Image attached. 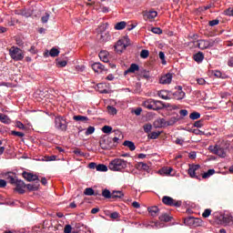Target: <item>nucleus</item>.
I'll return each mask as SVG.
<instances>
[{
	"mask_svg": "<svg viewBox=\"0 0 233 233\" xmlns=\"http://www.w3.org/2000/svg\"><path fill=\"white\" fill-rule=\"evenodd\" d=\"M128 165V162L125 159L115 158L113 159L108 166L109 170H113V172H121V170H125Z\"/></svg>",
	"mask_w": 233,
	"mask_h": 233,
	"instance_id": "1",
	"label": "nucleus"
},
{
	"mask_svg": "<svg viewBox=\"0 0 233 233\" xmlns=\"http://www.w3.org/2000/svg\"><path fill=\"white\" fill-rule=\"evenodd\" d=\"M55 127L56 130L66 132V129L68 128V124H66V119L65 118V116H57L55 117Z\"/></svg>",
	"mask_w": 233,
	"mask_h": 233,
	"instance_id": "2",
	"label": "nucleus"
},
{
	"mask_svg": "<svg viewBox=\"0 0 233 233\" xmlns=\"http://www.w3.org/2000/svg\"><path fill=\"white\" fill-rule=\"evenodd\" d=\"M162 203L164 205H167V207H176L177 208H179V207L183 205V202L181 200L173 199L172 197L168 196H164L162 198Z\"/></svg>",
	"mask_w": 233,
	"mask_h": 233,
	"instance_id": "3",
	"label": "nucleus"
},
{
	"mask_svg": "<svg viewBox=\"0 0 233 233\" xmlns=\"http://www.w3.org/2000/svg\"><path fill=\"white\" fill-rule=\"evenodd\" d=\"M10 56L14 61H23L25 59V55L23 54V50L18 47H12L9 50Z\"/></svg>",
	"mask_w": 233,
	"mask_h": 233,
	"instance_id": "4",
	"label": "nucleus"
},
{
	"mask_svg": "<svg viewBox=\"0 0 233 233\" xmlns=\"http://www.w3.org/2000/svg\"><path fill=\"white\" fill-rule=\"evenodd\" d=\"M208 150L209 152H211V154L218 156V157H227V152L225 151V148L221 147L218 145L209 146Z\"/></svg>",
	"mask_w": 233,
	"mask_h": 233,
	"instance_id": "5",
	"label": "nucleus"
},
{
	"mask_svg": "<svg viewBox=\"0 0 233 233\" xmlns=\"http://www.w3.org/2000/svg\"><path fill=\"white\" fill-rule=\"evenodd\" d=\"M201 166L199 165H192L189 167L187 170V174H189L190 177H194L195 179H199V169Z\"/></svg>",
	"mask_w": 233,
	"mask_h": 233,
	"instance_id": "6",
	"label": "nucleus"
},
{
	"mask_svg": "<svg viewBox=\"0 0 233 233\" xmlns=\"http://www.w3.org/2000/svg\"><path fill=\"white\" fill-rule=\"evenodd\" d=\"M175 90H177L175 93H173V96L177 101H181V99H185V92L183 91V86H177L175 87Z\"/></svg>",
	"mask_w": 233,
	"mask_h": 233,
	"instance_id": "7",
	"label": "nucleus"
},
{
	"mask_svg": "<svg viewBox=\"0 0 233 233\" xmlns=\"http://www.w3.org/2000/svg\"><path fill=\"white\" fill-rule=\"evenodd\" d=\"M15 185V190H16L18 194H25V188H26V184H25V181L17 179Z\"/></svg>",
	"mask_w": 233,
	"mask_h": 233,
	"instance_id": "8",
	"label": "nucleus"
},
{
	"mask_svg": "<svg viewBox=\"0 0 233 233\" xmlns=\"http://www.w3.org/2000/svg\"><path fill=\"white\" fill-rule=\"evenodd\" d=\"M197 46H198L200 50H207V48H210V46H214V44L208 42V40H198L197 42Z\"/></svg>",
	"mask_w": 233,
	"mask_h": 233,
	"instance_id": "9",
	"label": "nucleus"
},
{
	"mask_svg": "<svg viewBox=\"0 0 233 233\" xmlns=\"http://www.w3.org/2000/svg\"><path fill=\"white\" fill-rule=\"evenodd\" d=\"M5 178L7 180L10 185H15L17 182V176L15 173L7 172L5 174Z\"/></svg>",
	"mask_w": 233,
	"mask_h": 233,
	"instance_id": "10",
	"label": "nucleus"
},
{
	"mask_svg": "<svg viewBox=\"0 0 233 233\" xmlns=\"http://www.w3.org/2000/svg\"><path fill=\"white\" fill-rule=\"evenodd\" d=\"M22 176L26 181H39V177H37V175L28 173L26 171H24Z\"/></svg>",
	"mask_w": 233,
	"mask_h": 233,
	"instance_id": "11",
	"label": "nucleus"
},
{
	"mask_svg": "<svg viewBox=\"0 0 233 233\" xmlns=\"http://www.w3.org/2000/svg\"><path fill=\"white\" fill-rule=\"evenodd\" d=\"M170 83H172V74L170 73L162 76L159 79L160 85H170Z\"/></svg>",
	"mask_w": 233,
	"mask_h": 233,
	"instance_id": "12",
	"label": "nucleus"
},
{
	"mask_svg": "<svg viewBox=\"0 0 233 233\" xmlns=\"http://www.w3.org/2000/svg\"><path fill=\"white\" fill-rule=\"evenodd\" d=\"M125 48H127V44H125L124 40H118L115 45V50L118 54H121Z\"/></svg>",
	"mask_w": 233,
	"mask_h": 233,
	"instance_id": "13",
	"label": "nucleus"
},
{
	"mask_svg": "<svg viewBox=\"0 0 233 233\" xmlns=\"http://www.w3.org/2000/svg\"><path fill=\"white\" fill-rule=\"evenodd\" d=\"M143 15L146 21H153V19H156V17H157V12L148 11V12H145Z\"/></svg>",
	"mask_w": 233,
	"mask_h": 233,
	"instance_id": "14",
	"label": "nucleus"
},
{
	"mask_svg": "<svg viewBox=\"0 0 233 233\" xmlns=\"http://www.w3.org/2000/svg\"><path fill=\"white\" fill-rule=\"evenodd\" d=\"M125 198V193L120 190H114L112 191V197L111 199H115V201H117V199H123Z\"/></svg>",
	"mask_w": 233,
	"mask_h": 233,
	"instance_id": "15",
	"label": "nucleus"
},
{
	"mask_svg": "<svg viewBox=\"0 0 233 233\" xmlns=\"http://www.w3.org/2000/svg\"><path fill=\"white\" fill-rule=\"evenodd\" d=\"M92 68L94 70V72H96V73H101V72H105V66H103V64L99 63V62H96V63H94L92 65Z\"/></svg>",
	"mask_w": 233,
	"mask_h": 233,
	"instance_id": "16",
	"label": "nucleus"
},
{
	"mask_svg": "<svg viewBox=\"0 0 233 233\" xmlns=\"http://www.w3.org/2000/svg\"><path fill=\"white\" fill-rule=\"evenodd\" d=\"M139 72V66L137 64H131L129 68L125 71V74H136Z\"/></svg>",
	"mask_w": 233,
	"mask_h": 233,
	"instance_id": "17",
	"label": "nucleus"
},
{
	"mask_svg": "<svg viewBox=\"0 0 233 233\" xmlns=\"http://www.w3.org/2000/svg\"><path fill=\"white\" fill-rule=\"evenodd\" d=\"M154 110H163L165 108V104L159 100H152Z\"/></svg>",
	"mask_w": 233,
	"mask_h": 233,
	"instance_id": "18",
	"label": "nucleus"
},
{
	"mask_svg": "<svg viewBox=\"0 0 233 233\" xmlns=\"http://www.w3.org/2000/svg\"><path fill=\"white\" fill-rule=\"evenodd\" d=\"M193 59L194 61H196V63H203V59H205V55L203 54V52L196 53L193 56Z\"/></svg>",
	"mask_w": 233,
	"mask_h": 233,
	"instance_id": "19",
	"label": "nucleus"
},
{
	"mask_svg": "<svg viewBox=\"0 0 233 233\" xmlns=\"http://www.w3.org/2000/svg\"><path fill=\"white\" fill-rule=\"evenodd\" d=\"M159 221H164L165 223H168V221H172V217L168 215V213H164L159 216Z\"/></svg>",
	"mask_w": 233,
	"mask_h": 233,
	"instance_id": "20",
	"label": "nucleus"
},
{
	"mask_svg": "<svg viewBox=\"0 0 233 233\" xmlns=\"http://www.w3.org/2000/svg\"><path fill=\"white\" fill-rule=\"evenodd\" d=\"M99 58L103 63H108V52L107 51H100Z\"/></svg>",
	"mask_w": 233,
	"mask_h": 233,
	"instance_id": "21",
	"label": "nucleus"
},
{
	"mask_svg": "<svg viewBox=\"0 0 233 233\" xmlns=\"http://www.w3.org/2000/svg\"><path fill=\"white\" fill-rule=\"evenodd\" d=\"M147 210L153 218H156V216H157V213L159 212V208H157V206H153L151 208H148Z\"/></svg>",
	"mask_w": 233,
	"mask_h": 233,
	"instance_id": "22",
	"label": "nucleus"
},
{
	"mask_svg": "<svg viewBox=\"0 0 233 233\" xmlns=\"http://www.w3.org/2000/svg\"><path fill=\"white\" fill-rule=\"evenodd\" d=\"M124 147H127V148H129V150H131V152H134V150H136V144H134V142L130 141V140H126L123 143Z\"/></svg>",
	"mask_w": 233,
	"mask_h": 233,
	"instance_id": "23",
	"label": "nucleus"
},
{
	"mask_svg": "<svg viewBox=\"0 0 233 233\" xmlns=\"http://www.w3.org/2000/svg\"><path fill=\"white\" fill-rule=\"evenodd\" d=\"M0 121L5 125H10V123H12V120L10 119V117H8V116L2 113L0 114Z\"/></svg>",
	"mask_w": 233,
	"mask_h": 233,
	"instance_id": "24",
	"label": "nucleus"
},
{
	"mask_svg": "<svg viewBox=\"0 0 233 233\" xmlns=\"http://www.w3.org/2000/svg\"><path fill=\"white\" fill-rule=\"evenodd\" d=\"M177 121H179V116H171L167 121V127H172L174 125H176V123H177Z\"/></svg>",
	"mask_w": 233,
	"mask_h": 233,
	"instance_id": "25",
	"label": "nucleus"
},
{
	"mask_svg": "<svg viewBox=\"0 0 233 233\" xmlns=\"http://www.w3.org/2000/svg\"><path fill=\"white\" fill-rule=\"evenodd\" d=\"M48 56V53H45V56ZM49 56H51V57H57L59 56V49L53 47L49 52Z\"/></svg>",
	"mask_w": 233,
	"mask_h": 233,
	"instance_id": "26",
	"label": "nucleus"
},
{
	"mask_svg": "<svg viewBox=\"0 0 233 233\" xmlns=\"http://www.w3.org/2000/svg\"><path fill=\"white\" fill-rule=\"evenodd\" d=\"M137 168L138 170H146V171H148V169H149L150 167H148V164L144 163V162H139V163L137 164Z\"/></svg>",
	"mask_w": 233,
	"mask_h": 233,
	"instance_id": "27",
	"label": "nucleus"
},
{
	"mask_svg": "<svg viewBox=\"0 0 233 233\" xmlns=\"http://www.w3.org/2000/svg\"><path fill=\"white\" fill-rule=\"evenodd\" d=\"M25 187L29 192H35V190H39V185L37 184H27L25 185Z\"/></svg>",
	"mask_w": 233,
	"mask_h": 233,
	"instance_id": "28",
	"label": "nucleus"
},
{
	"mask_svg": "<svg viewBox=\"0 0 233 233\" xmlns=\"http://www.w3.org/2000/svg\"><path fill=\"white\" fill-rule=\"evenodd\" d=\"M74 121H81L82 123H86L88 121V117L81 115L74 116Z\"/></svg>",
	"mask_w": 233,
	"mask_h": 233,
	"instance_id": "29",
	"label": "nucleus"
},
{
	"mask_svg": "<svg viewBox=\"0 0 233 233\" xmlns=\"http://www.w3.org/2000/svg\"><path fill=\"white\" fill-rule=\"evenodd\" d=\"M99 35H100L99 39L102 42H106V41H109V39H110V33L109 32L100 33Z\"/></svg>",
	"mask_w": 233,
	"mask_h": 233,
	"instance_id": "30",
	"label": "nucleus"
},
{
	"mask_svg": "<svg viewBox=\"0 0 233 233\" xmlns=\"http://www.w3.org/2000/svg\"><path fill=\"white\" fill-rule=\"evenodd\" d=\"M215 174H216L215 169H208V172L202 174V178L208 179V177H210V176H214Z\"/></svg>",
	"mask_w": 233,
	"mask_h": 233,
	"instance_id": "31",
	"label": "nucleus"
},
{
	"mask_svg": "<svg viewBox=\"0 0 233 233\" xmlns=\"http://www.w3.org/2000/svg\"><path fill=\"white\" fill-rule=\"evenodd\" d=\"M102 196L105 199H112V192L107 188L102 190Z\"/></svg>",
	"mask_w": 233,
	"mask_h": 233,
	"instance_id": "32",
	"label": "nucleus"
},
{
	"mask_svg": "<svg viewBox=\"0 0 233 233\" xmlns=\"http://www.w3.org/2000/svg\"><path fill=\"white\" fill-rule=\"evenodd\" d=\"M184 223L187 227H192V226L194 227V218L193 217H187V218H184Z\"/></svg>",
	"mask_w": 233,
	"mask_h": 233,
	"instance_id": "33",
	"label": "nucleus"
},
{
	"mask_svg": "<svg viewBox=\"0 0 233 233\" xmlns=\"http://www.w3.org/2000/svg\"><path fill=\"white\" fill-rule=\"evenodd\" d=\"M126 26H127V22H125V21L118 22L115 25V30H124V28H126Z\"/></svg>",
	"mask_w": 233,
	"mask_h": 233,
	"instance_id": "34",
	"label": "nucleus"
},
{
	"mask_svg": "<svg viewBox=\"0 0 233 233\" xmlns=\"http://www.w3.org/2000/svg\"><path fill=\"white\" fill-rule=\"evenodd\" d=\"M85 196H97L92 187H87L84 191Z\"/></svg>",
	"mask_w": 233,
	"mask_h": 233,
	"instance_id": "35",
	"label": "nucleus"
},
{
	"mask_svg": "<svg viewBox=\"0 0 233 233\" xmlns=\"http://www.w3.org/2000/svg\"><path fill=\"white\" fill-rule=\"evenodd\" d=\"M199 117H201V114L199 112H192L189 115V119H192V121H196V119H199Z\"/></svg>",
	"mask_w": 233,
	"mask_h": 233,
	"instance_id": "36",
	"label": "nucleus"
},
{
	"mask_svg": "<svg viewBox=\"0 0 233 233\" xmlns=\"http://www.w3.org/2000/svg\"><path fill=\"white\" fill-rule=\"evenodd\" d=\"M161 136V132L153 131L150 135H148V139H157Z\"/></svg>",
	"mask_w": 233,
	"mask_h": 233,
	"instance_id": "37",
	"label": "nucleus"
},
{
	"mask_svg": "<svg viewBox=\"0 0 233 233\" xmlns=\"http://www.w3.org/2000/svg\"><path fill=\"white\" fill-rule=\"evenodd\" d=\"M97 172H106L108 170V167L105 164H99L96 166Z\"/></svg>",
	"mask_w": 233,
	"mask_h": 233,
	"instance_id": "38",
	"label": "nucleus"
},
{
	"mask_svg": "<svg viewBox=\"0 0 233 233\" xmlns=\"http://www.w3.org/2000/svg\"><path fill=\"white\" fill-rule=\"evenodd\" d=\"M100 147L102 150H108L110 148V145L106 144V140L103 139L99 142Z\"/></svg>",
	"mask_w": 233,
	"mask_h": 233,
	"instance_id": "39",
	"label": "nucleus"
},
{
	"mask_svg": "<svg viewBox=\"0 0 233 233\" xmlns=\"http://www.w3.org/2000/svg\"><path fill=\"white\" fill-rule=\"evenodd\" d=\"M64 233H79L77 230L72 231V226L71 225H66L64 228Z\"/></svg>",
	"mask_w": 233,
	"mask_h": 233,
	"instance_id": "40",
	"label": "nucleus"
},
{
	"mask_svg": "<svg viewBox=\"0 0 233 233\" xmlns=\"http://www.w3.org/2000/svg\"><path fill=\"white\" fill-rule=\"evenodd\" d=\"M106 28H108V24L106 23V24H101L98 27V33L99 34H103L106 31Z\"/></svg>",
	"mask_w": 233,
	"mask_h": 233,
	"instance_id": "41",
	"label": "nucleus"
},
{
	"mask_svg": "<svg viewBox=\"0 0 233 233\" xmlns=\"http://www.w3.org/2000/svg\"><path fill=\"white\" fill-rule=\"evenodd\" d=\"M233 218L232 216L230 215H225L223 218H222V221L223 223H225L226 225H228V223H230L232 221Z\"/></svg>",
	"mask_w": 233,
	"mask_h": 233,
	"instance_id": "42",
	"label": "nucleus"
},
{
	"mask_svg": "<svg viewBox=\"0 0 233 233\" xmlns=\"http://www.w3.org/2000/svg\"><path fill=\"white\" fill-rule=\"evenodd\" d=\"M203 225V220L201 218H194L193 227H201Z\"/></svg>",
	"mask_w": 233,
	"mask_h": 233,
	"instance_id": "43",
	"label": "nucleus"
},
{
	"mask_svg": "<svg viewBox=\"0 0 233 233\" xmlns=\"http://www.w3.org/2000/svg\"><path fill=\"white\" fill-rule=\"evenodd\" d=\"M148 56H150V52H148V50L147 49H143L141 52H140V57L142 59H147V57H148Z\"/></svg>",
	"mask_w": 233,
	"mask_h": 233,
	"instance_id": "44",
	"label": "nucleus"
},
{
	"mask_svg": "<svg viewBox=\"0 0 233 233\" xmlns=\"http://www.w3.org/2000/svg\"><path fill=\"white\" fill-rule=\"evenodd\" d=\"M94 132H96V127L90 126L87 127V129L86 131V136H92V134H94Z\"/></svg>",
	"mask_w": 233,
	"mask_h": 233,
	"instance_id": "45",
	"label": "nucleus"
},
{
	"mask_svg": "<svg viewBox=\"0 0 233 233\" xmlns=\"http://www.w3.org/2000/svg\"><path fill=\"white\" fill-rule=\"evenodd\" d=\"M158 96L161 97V99L168 100L170 97L167 95V91H160L158 92Z\"/></svg>",
	"mask_w": 233,
	"mask_h": 233,
	"instance_id": "46",
	"label": "nucleus"
},
{
	"mask_svg": "<svg viewBox=\"0 0 233 233\" xmlns=\"http://www.w3.org/2000/svg\"><path fill=\"white\" fill-rule=\"evenodd\" d=\"M102 132L104 134H110V132H112V127H110V126H104L102 127Z\"/></svg>",
	"mask_w": 233,
	"mask_h": 233,
	"instance_id": "47",
	"label": "nucleus"
},
{
	"mask_svg": "<svg viewBox=\"0 0 233 233\" xmlns=\"http://www.w3.org/2000/svg\"><path fill=\"white\" fill-rule=\"evenodd\" d=\"M172 170H174L172 167H164L161 169V172L166 174V176H169V174H172Z\"/></svg>",
	"mask_w": 233,
	"mask_h": 233,
	"instance_id": "48",
	"label": "nucleus"
},
{
	"mask_svg": "<svg viewBox=\"0 0 233 233\" xmlns=\"http://www.w3.org/2000/svg\"><path fill=\"white\" fill-rule=\"evenodd\" d=\"M144 106H146V108H148V110H154V103H152V100L150 102H145Z\"/></svg>",
	"mask_w": 233,
	"mask_h": 233,
	"instance_id": "49",
	"label": "nucleus"
},
{
	"mask_svg": "<svg viewBox=\"0 0 233 233\" xmlns=\"http://www.w3.org/2000/svg\"><path fill=\"white\" fill-rule=\"evenodd\" d=\"M224 15L233 16V7H228L224 11Z\"/></svg>",
	"mask_w": 233,
	"mask_h": 233,
	"instance_id": "50",
	"label": "nucleus"
},
{
	"mask_svg": "<svg viewBox=\"0 0 233 233\" xmlns=\"http://www.w3.org/2000/svg\"><path fill=\"white\" fill-rule=\"evenodd\" d=\"M107 110L112 116H116V114H117V109L114 106H108Z\"/></svg>",
	"mask_w": 233,
	"mask_h": 233,
	"instance_id": "51",
	"label": "nucleus"
},
{
	"mask_svg": "<svg viewBox=\"0 0 233 233\" xmlns=\"http://www.w3.org/2000/svg\"><path fill=\"white\" fill-rule=\"evenodd\" d=\"M158 57L161 59L162 65H167V60H165V53L163 51L158 53Z\"/></svg>",
	"mask_w": 233,
	"mask_h": 233,
	"instance_id": "52",
	"label": "nucleus"
},
{
	"mask_svg": "<svg viewBox=\"0 0 233 233\" xmlns=\"http://www.w3.org/2000/svg\"><path fill=\"white\" fill-rule=\"evenodd\" d=\"M143 128H144V132H146V134H148L152 130V125L146 124L144 125Z\"/></svg>",
	"mask_w": 233,
	"mask_h": 233,
	"instance_id": "53",
	"label": "nucleus"
},
{
	"mask_svg": "<svg viewBox=\"0 0 233 233\" xmlns=\"http://www.w3.org/2000/svg\"><path fill=\"white\" fill-rule=\"evenodd\" d=\"M151 32H153V34H157L158 35L163 34V30L159 27H153Z\"/></svg>",
	"mask_w": 233,
	"mask_h": 233,
	"instance_id": "54",
	"label": "nucleus"
},
{
	"mask_svg": "<svg viewBox=\"0 0 233 233\" xmlns=\"http://www.w3.org/2000/svg\"><path fill=\"white\" fill-rule=\"evenodd\" d=\"M12 136H16L17 137H25V133L19 131H11Z\"/></svg>",
	"mask_w": 233,
	"mask_h": 233,
	"instance_id": "55",
	"label": "nucleus"
},
{
	"mask_svg": "<svg viewBox=\"0 0 233 233\" xmlns=\"http://www.w3.org/2000/svg\"><path fill=\"white\" fill-rule=\"evenodd\" d=\"M210 214H212V209L207 208V209L204 210L202 216L204 218H208L210 216Z\"/></svg>",
	"mask_w": 233,
	"mask_h": 233,
	"instance_id": "56",
	"label": "nucleus"
},
{
	"mask_svg": "<svg viewBox=\"0 0 233 233\" xmlns=\"http://www.w3.org/2000/svg\"><path fill=\"white\" fill-rule=\"evenodd\" d=\"M209 26H217L219 25V19H214L208 22Z\"/></svg>",
	"mask_w": 233,
	"mask_h": 233,
	"instance_id": "57",
	"label": "nucleus"
},
{
	"mask_svg": "<svg viewBox=\"0 0 233 233\" xmlns=\"http://www.w3.org/2000/svg\"><path fill=\"white\" fill-rule=\"evenodd\" d=\"M48 19H50V15L46 13V15L42 16L41 21L42 23H48Z\"/></svg>",
	"mask_w": 233,
	"mask_h": 233,
	"instance_id": "58",
	"label": "nucleus"
},
{
	"mask_svg": "<svg viewBox=\"0 0 233 233\" xmlns=\"http://www.w3.org/2000/svg\"><path fill=\"white\" fill-rule=\"evenodd\" d=\"M16 127H17V128H20L21 130H25L26 128V127H25V124L22 123L21 121L16 122Z\"/></svg>",
	"mask_w": 233,
	"mask_h": 233,
	"instance_id": "59",
	"label": "nucleus"
},
{
	"mask_svg": "<svg viewBox=\"0 0 233 233\" xmlns=\"http://www.w3.org/2000/svg\"><path fill=\"white\" fill-rule=\"evenodd\" d=\"M194 127H196V128H201V127H203V120L196 121Z\"/></svg>",
	"mask_w": 233,
	"mask_h": 233,
	"instance_id": "60",
	"label": "nucleus"
},
{
	"mask_svg": "<svg viewBox=\"0 0 233 233\" xmlns=\"http://www.w3.org/2000/svg\"><path fill=\"white\" fill-rule=\"evenodd\" d=\"M179 114H180V116H182V117H187V116H188V110H187V109H181V110L179 111Z\"/></svg>",
	"mask_w": 233,
	"mask_h": 233,
	"instance_id": "61",
	"label": "nucleus"
},
{
	"mask_svg": "<svg viewBox=\"0 0 233 233\" xmlns=\"http://www.w3.org/2000/svg\"><path fill=\"white\" fill-rule=\"evenodd\" d=\"M73 152L76 154V156H85V153H83L79 148H76Z\"/></svg>",
	"mask_w": 233,
	"mask_h": 233,
	"instance_id": "62",
	"label": "nucleus"
},
{
	"mask_svg": "<svg viewBox=\"0 0 233 233\" xmlns=\"http://www.w3.org/2000/svg\"><path fill=\"white\" fill-rule=\"evenodd\" d=\"M110 218H111V219H117V218H119V213L115 211L110 214Z\"/></svg>",
	"mask_w": 233,
	"mask_h": 233,
	"instance_id": "63",
	"label": "nucleus"
},
{
	"mask_svg": "<svg viewBox=\"0 0 233 233\" xmlns=\"http://www.w3.org/2000/svg\"><path fill=\"white\" fill-rule=\"evenodd\" d=\"M197 83H198V85H205L207 83V81L204 80V78H198V79H197Z\"/></svg>",
	"mask_w": 233,
	"mask_h": 233,
	"instance_id": "64",
	"label": "nucleus"
}]
</instances>
